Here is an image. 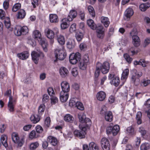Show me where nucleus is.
Masks as SVG:
<instances>
[{
    "label": "nucleus",
    "instance_id": "nucleus-40",
    "mask_svg": "<svg viewBox=\"0 0 150 150\" xmlns=\"http://www.w3.org/2000/svg\"><path fill=\"white\" fill-rule=\"evenodd\" d=\"M150 84V80L144 79L141 82V86L144 87H146Z\"/></svg>",
    "mask_w": 150,
    "mask_h": 150
},
{
    "label": "nucleus",
    "instance_id": "nucleus-30",
    "mask_svg": "<svg viewBox=\"0 0 150 150\" xmlns=\"http://www.w3.org/2000/svg\"><path fill=\"white\" fill-rule=\"evenodd\" d=\"M101 66L100 63L98 62L96 64V71L95 72V78H97L99 75L101 70L100 69V67Z\"/></svg>",
    "mask_w": 150,
    "mask_h": 150
},
{
    "label": "nucleus",
    "instance_id": "nucleus-46",
    "mask_svg": "<svg viewBox=\"0 0 150 150\" xmlns=\"http://www.w3.org/2000/svg\"><path fill=\"white\" fill-rule=\"evenodd\" d=\"M83 34L81 32H77L76 33L75 36L78 41H81L83 37Z\"/></svg>",
    "mask_w": 150,
    "mask_h": 150
},
{
    "label": "nucleus",
    "instance_id": "nucleus-54",
    "mask_svg": "<svg viewBox=\"0 0 150 150\" xmlns=\"http://www.w3.org/2000/svg\"><path fill=\"white\" fill-rule=\"evenodd\" d=\"M88 9L90 14L92 17H94L95 16V13L93 7L91 6H89Z\"/></svg>",
    "mask_w": 150,
    "mask_h": 150
},
{
    "label": "nucleus",
    "instance_id": "nucleus-22",
    "mask_svg": "<svg viewBox=\"0 0 150 150\" xmlns=\"http://www.w3.org/2000/svg\"><path fill=\"white\" fill-rule=\"evenodd\" d=\"M7 137L5 134L2 135L1 137V142L3 145L5 147H7L8 146V144L7 142Z\"/></svg>",
    "mask_w": 150,
    "mask_h": 150
},
{
    "label": "nucleus",
    "instance_id": "nucleus-34",
    "mask_svg": "<svg viewBox=\"0 0 150 150\" xmlns=\"http://www.w3.org/2000/svg\"><path fill=\"white\" fill-rule=\"evenodd\" d=\"M33 36L35 39L38 40L41 38V35L39 30H35L33 33Z\"/></svg>",
    "mask_w": 150,
    "mask_h": 150
},
{
    "label": "nucleus",
    "instance_id": "nucleus-44",
    "mask_svg": "<svg viewBox=\"0 0 150 150\" xmlns=\"http://www.w3.org/2000/svg\"><path fill=\"white\" fill-rule=\"evenodd\" d=\"M142 113L140 112H138L136 115V119L137 120V123L138 125L142 123Z\"/></svg>",
    "mask_w": 150,
    "mask_h": 150
},
{
    "label": "nucleus",
    "instance_id": "nucleus-52",
    "mask_svg": "<svg viewBox=\"0 0 150 150\" xmlns=\"http://www.w3.org/2000/svg\"><path fill=\"white\" fill-rule=\"evenodd\" d=\"M12 138L13 141L14 143H16L18 142L19 141V138L18 135L15 133H13L12 134Z\"/></svg>",
    "mask_w": 150,
    "mask_h": 150
},
{
    "label": "nucleus",
    "instance_id": "nucleus-5",
    "mask_svg": "<svg viewBox=\"0 0 150 150\" xmlns=\"http://www.w3.org/2000/svg\"><path fill=\"white\" fill-rule=\"evenodd\" d=\"M100 114L104 115L105 120L108 122H111L113 119V117L112 112L107 111L105 107L102 108L100 110Z\"/></svg>",
    "mask_w": 150,
    "mask_h": 150
},
{
    "label": "nucleus",
    "instance_id": "nucleus-61",
    "mask_svg": "<svg viewBox=\"0 0 150 150\" xmlns=\"http://www.w3.org/2000/svg\"><path fill=\"white\" fill-rule=\"evenodd\" d=\"M51 103L54 104L58 101V98L55 96H53L51 98Z\"/></svg>",
    "mask_w": 150,
    "mask_h": 150
},
{
    "label": "nucleus",
    "instance_id": "nucleus-21",
    "mask_svg": "<svg viewBox=\"0 0 150 150\" xmlns=\"http://www.w3.org/2000/svg\"><path fill=\"white\" fill-rule=\"evenodd\" d=\"M59 71L60 75L62 77H64L67 76L69 73L67 69L64 67H61L59 69Z\"/></svg>",
    "mask_w": 150,
    "mask_h": 150
},
{
    "label": "nucleus",
    "instance_id": "nucleus-63",
    "mask_svg": "<svg viewBox=\"0 0 150 150\" xmlns=\"http://www.w3.org/2000/svg\"><path fill=\"white\" fill-rule=\"evenodd\" d=\"M36 130L37 133H40L42 132L43 129L42 127L38 125L36 127Z\"/></svg>",
    "mask_w": 150,
    "mask_h": 150
},
{
    "label": "nucleus",
    "instance_id": "nucleus-60",
    "mask_svg": "<svg viewBox=\"0 0 150 150\" xmlns=\"http://www.w3.org/2000/svg\"><path fill=\"white\" fill-rule=\"evenodd\" d=\"M47 91L49 95L50 96H52L54 94V91L53 88L52 87L48 88Z\"/></svg>",
    "mask_w": 150,
    "mask_h": 150
},
{
    "label": "nucleus",
    "instance_id": "nucleus-56",
    "mask_svg": "<svg viewBox=\"0 0 150 150\" xmlns=\"http://www.w3.org/2000/svg\"><path fill=\"white\" fill-rule=\"evenodd\" d=\"M76 107L78 109L81 110H83L84 109L83 104L79 101L77 102Z\"/></svg>",
    "mask_w": 150,
    "mask_h": 150
},
{
    "label": "nucleus",
    "instance_id": "nucleus-41",
    "mask_svg": "<svg viewBox=\"0 0 150 150\" xmlns=\"http://www.w3.org/2000/svg\"><path fill=\"white\" fill-rule=\"evenodd\" d=\"M150 148V146L148 143H145L142 144L140 146V150H147Z\"/></svg>",
    "mask_w": 150,
    "mask_h": 150
},
{
    "label": "nucleus",
    "instance_id": "nucleus-59",
    "mask_svg": "<svg viewBox=\"0 0 150 150\" xmlns=\"http://www.w3.org/2000/svg\"><path fill=\"white\" fill-rule=\"evenodd\" d=\"M71 73L73 76L76 77L78 74L79 71L77 68H74L72 69Z\"/></svg>",
    "mask_w": 150,
    "mask_h": 150
},
{
    "label": "nucleus",
    "instance_id": "nucleus-16",
    "mask_svg": "<svg viewBox=\"0 0 150 150\" xmlns=\"http://www.w3.org/2000/svg\"><path fill=\"white\" fill-rule=\"evenodd\" d=\"M134 12L132 8H127L125 11L124 13L125 19L127 21L129 19L131 16L133 15Z\"/></svg>",
    "mask_w": 150,
    "mask_h": 150
},
{
    "label": "nucleus",
    "instance_id": "nucleus-37",
    "mask_svg": "<svg viewBox=\"0 0 150 150\" xmlns=\"http://www.w3.org/2000/svg\"><path fill=\"white\" fill-rule=\"evenodd\" d=\"M140 80L139 78H137L134 76H132L131 79V82L136 86L139 85Z\"/></svg>",
    "mask_w": 150,
    "mask_h": 150
},
{
    "label": "nucleus",
    "instance_id": "nucleus-17",
    "mask_svg": "<svg viewBox=\"0 0 150 150\" xmlns=\"http://www.w3.org/2000/svg\"><path fill=\"white\" fill-rule=\"evenodd\" d=\"M77 16L76 11L74 10L71 11L67 17V20L69 21H72L73 19L75 18Z\"/></svg>",
    "mask_w": 150,
    "mask_h": 150
},
{
    "label": "nucleus",
    "instance_id": "nucleus-3",
    "mask_svg": "<svg viewBox=\"0 0 150 150\" xmlns=\"http://www.w3.org/2000/svg\"><path fill=\"white\" fill-rule=\"evenodd\" d=\"M31 55L32 59L35 64L38 63L39 58H42L44 56V54L40 50L38 52H32Z\"/></svg>",
    "mask_w": 150,
    "mask_h": 150
},
{
    "label": "nucleus",
    "instance_id": "nucleus-43",
    "mask_svg": "<svg viewBox=\"0 0 150 150\" xmlns=\"http://www.w3.org/2000/svg\"><path fill=\"white\" fill-rule=\"evenodd\" d=\"M77 102H78L77 99L75 98H71L69 101V105L71 107H76L77 104Z\"/></svg>",
    "mask_w": 150,
    "mask_h": 150
},
{
    "label": "nucleus",
    "instance_id": "nucleus-6",
    "mask_svg": "<svg viewBox=\"0 0 150 150\" xmlns=\"http://www.w3.org/2000/svg\"><path fill=\"white\" fill-rule=\"evenodd\" d=\"M81 59V54L78 52L75 54H71L69 57V60L70 63L72 64H75L78 62L80 61Z\"/></svg>",
    "mask_w": 150,
    "mask_h": 150
},
{
    "label": "nucleus",
    "instance_id": "nucleus-35",
    "mask_svg": "<svg viewBox=\"0 0 150 150\" xmlns=\"http://www.w3.org/2000/svg\"><path fill=\"white\" fill-rule=\"evenodd\" d=\"M129 73V70L128 69H125L123 72L122 75L121 79L125 81L127 78Z\"/></svg>",
    "mask_w": 150,
    "mask_h": 150
},
{
    "label": "nucleus",
    "instance_id": "nucleus-27",
    "mask_svg": "<svg viewBox=\"0 0 150 150\" xmlns=\"http://www.w3.org/2000/svg\"><path fill=\"white\" fill-rule=\"evenodd\" d=\"M9 96V101L8 104V107L9 110L10 112H13L14 111V105L13 103V98L10 96Z\"/></svg>",
    "mask_w": 150,
    "mask_h": 150
},
{
    "label": "nucleus",
    "instance_id": "nucleus-11",
    "mask_svg": "<svg viewBox=\"0 0 150 150\" xmlns=\"http://www.w3.org/2000/svg\"><path fill=\"white\" fill-rule=\"evenodd\" d=\"M134 30H132V31L130 33V35L132 36V39L133 40V44L136 47H138L140 44V40L139 38L137 35H134Z\"/></svg>",
    "mask_w": 150,
    "mask_h": 150
},
{
    "label": "nucleus",
    "instance_id": "nucleus-51",
    "mask_svg": "<svg viewBox=\"0 0 150 150\" xmlns=\"http://www.w3.org/2000/svg\"><path fill=\"white\" fill-rule=\"evenodd\" d=\"M21 5L20 3H16L13 6L12 11L13 12H16L21 8Z\"/></svg>",
    "mask_w": 150,
    "mask_h": 150
},
{
    "label": "nucleus",
    "instance_id": "nucleus-13",
    "mask_svg": "<svg viewBox=\"0 0 150 150\" xmlns=\"http://www.w3.org/2000/svg\"><path fill=\"white\" fill-rule=\"evenodd\" d=\"M101 145L103 150H110V144L108 139L105 138L101 140Z\"/></svg>",
    "mask_w": 150,
    "mask_h": 150
},
{
    "label": "nucleus",
    "instance_id": "nucleus-33",
    "mask_svg": "<svg viewBox=\"0 0 150 150\" xmlns=\"http://www.w3.org/2000/svg\"><path fill=\"white\" fill-rule=\"evenodd\" d=\"M50 20L52 23H56L58 21V17L55 14H50Z\"/></svg>",
    "mask_w": 150,
    "mask_h": 150
},
{
    "label": "nucleus",
    "instance_id": "nucleus-58",
    "mask_svg": "<svg viewBox=\"0 0 150 150\" xmlns=\"http://www.w3.org/2000/svg\"><path fill=\"white\" fill-rule=\"evenodd\" d=\"M64 20H65V19H63L62 20V22L61 24V28L64 29L67 28L69 26L67 22L64 21Z\"/></svg>",
    "mask_w": 150,
    "mask_h": 150
},
{
    "label": "nucleus",
    "instance_id": "nucleus-57",
    "mask_svg": "<svg viewBox=\"0 0 150 150\" xmlns=\"http://www.w3.org/2000/svg\"><path fill=\"white\" fill-rule=\"evenodd\" d=\"M39 39L40 40V43L42 47H45L46 45H47V43L45 38H41Z\"/></svg>",
    "mask_w": 150,
    "mask_h": 150
},
{
    "label": "nucleus",
    "instance_id": "nucleus-14",
    "mask_svg": "<svg viewBox=\"0 0 150 150\" xmlns=\"http://www.w3.org/2000/svg\"><path fill=\"white\" fill-rule=\"evenodd\" d=\"M56 27L54 28L53 30H52L50 29H48L45 30V35L48 38L50 39H52L54 38L55 36V32L54 29Z\"/></svg>",
    "mask_w": 150,
    "mask_h": 150
},
{
    "label": "nucleus",
    "instance_id": "nucleus-18",
    "mask_svg": "<svg viewBox=\"0 0 150 150\" xmlns=\"http://www.w3.org/2000/svg\"><path fill=\"white\" fill-rule=\"evenodd\" d=\"M47 140L48 143L54 146H56L57 143V139L52 136H48L47 137Z\"/></svg>",
    "mask_w": 150,
    "mask_h": 150
},
{
    "label": "nucleus",
    "instance_id": "nucleus-64",
    "mask_svg": "<svg viewBox=\"0 0 150 150\" xmlns=\"http://www.w3.org/2000/svg\"><path fill=\"white\" fill-rule=\"evenodd\" d=\"M150 43V38H147L145 39L144 42L143 46L144 47H146Z\"/></svg>",
    "mask_w": 150,
    "mask_h": 150
},
{
    "label": "nucleus",
    "instance_id": "nucleus-7",
    "mask_svg": "<svg viewBox=\"0 0 150 150\" xmlns=\"http://www.w3.org/2000/svg\"><path fill=\"white\" fill-rule=\"evenodd\" d=\"M89 64V58L88 54H85L83 57V60L81 61L79 64V67L82 70H85L87 66Z\"/></svg>",
    "mask_w": 150,
    "mask_h": 150
},
{
    "label": "nucleus",
    "instance_id": "nucleus-19",
    "mask_svg": "<svg viewBox=\"0 0 150 150\" xmlns=\"http://www.w3.org/2000/svg\"><path fill=\"white\" fill-rule=\"evenodd\" d=\"M69 97L68 93L61 92L60 94V100L62 102H65L67 100Z\"/></svg>",
    "mask_w": 150,
    "mask_h": 150
},
{
    "label": "nucleus",
    "instance_id": "nucleus-1",
    "mask_svg": "<svg viewBox=\"0 0 150 150\" xmlns=\"http://www.w3.org/2000/svg\"><path fill=\"white\" fill-rule=\"evenodd\" d=\"M28 32V27L26 26L21 27L20 25H17L14 30L15 34L17 36H20L22 35L26 34Z\"/></svg>",
    "mask_w": 150,
    "mask_h": 150
},
{
    "label": "nucleus",
    "instance_id": "nucleus-38",
    "mask_svg": "<svg viewBox=\"0 0 150 150\" xmlns=\"http://www.w3.org/2000/svg\"><path fill=\"white\" fill-rule=\"evenodd\" d=\"M4 24L5 27L8 29H9V30L12 31L13 30L12 28H11V23L9 18H7L6 20L4 21Z\"/></svg>",
    "mask_w": 150,
    "mask_h": 150
},
{
    "label": "nucleus",
    "instance_id": "nucleus-48",
    "mask_svg": "<svg viewBox=\"0 0 150 150\" xmlns=\"http://www.w3.org/2000/svg\"><path fill=\"white\" fill-rule=\"evenodd\" d=\"M138 131L139 133H140L141 136L142 137H144L146 134L147 132L146 131L145 129V128L142 127H139Z\"/></svg>",
    "mask_w": 150,
    "mask_h": 150
},
{
    "label": "nucleus",
    "instance_id": "nucleus-36",
    "mask_svg": "<svg viewBox=\"0 0 150 150\" xmlns=\"http://www.w3.org/2000/svg\"><path fill=\"white\" fill-rule=\"evenodd\" d=\"M75 45V43L74 40H70L67 43V47L70 49L74 48Z\"/></svg>",
    "mask_w": 150,
    "mask_h": 150
},
{
    "label": "nucleus",
    "instance_id": "nucleus-12",
    "mask_svg": "<svg viewBox=\"0 0 150 150\" xmlns=\"http://www.w3.org/2000/svg\"><path fill=\"white\" fill-rule=\"evenodd\" d=\"M101 66L100 69L102 73L104 74H106L109 71L110 69V65L109 63L107 62H104L102 64L100 63Z\"/></svg>",
    "mask_w": 150,
    "mask_h": 150
},
{
    "label": "nucleus",
    "instance_id": "nucleus-49",
    "mask_svg": "<svg viewBox=\"0 0 150 150\" xmlns=\"http://www.w3.org/2000/svg\"><path fill=\"white\" fill-rule=\"evenodd\" d=\"M50 117H47L44 122V126L46 128H48L50 125Z\"/></svg>",
    "mask_w": 150,
    "mask_h": 150
},
{
    "label": "nucleus",
    "instance_id": "nucleus-31",
    "mask_svg": "<svg viewBox=\"0 0 150 150\" xmlns=\"http://www.w3.org/2000/svg\"><path fill=\"white\" fill-rule=\"evenodd\" d=\"M88 25L92 29L95 30L96 28V25L94 23V21L92 19H90L87 21Z\"/></svg>",
    "mask_w": 150,
    "mask_h": 150
},
{
    "label": "nucleus",
    "instance_id": "nucleus-25",
    "mask_svg": "<svg viewBox=\"0 0 150 150\" xmlns=\"http://www.w3.org/2000/svg\"><path fill=\"white\" fill-rule=\"evenodd\" d=\"M101 21L105 27L108 26L110 22L108 18L104 16H102L101 18Z\"/></svg>",
    "mask_w": 150,
    "mask_h": 150
},
{
    "label": "nucleus",
    "instance_id": "nucleus-28",
    "mask_svg": "<svg viewBox=\"0 0 150 150\" xmlns=\"http://www.w3.org/2000/svg\"><path fill=\"white\" fill-rule=\"evenodd\" d=\"M64 120L66 122L72 123L74 121V118L71 115L67 114L64 116Z\"/></svg>",
    "mask_w": 150,
    "mask_h": 150
},
{
    "label": "nucleus",
    "instance_id": "nucleus-50",
    "mask_svg": "<svg viewBox=\"0 0 150 150\" xmlns=\"http://www.w3.org/2000/svg\"><path fill=\"white\" fill-rule=\"evenodd\" d=\"M78 116L79 121L82 123H83L84 120L86 117L85 114L84 113H79L78 114Z\"/></svg>",
    "mask_w": 150,
    "mask_h": 150
},
{
    "label": "nucleus",
    "instance_id": "nucleus-8",
    "mask_svg": "<svg viewBox=\"0 0 150 150\" xmlns=\"http://www.w3.org/2000/svg\"><path fill=\"white\" fill-rule=\"evenodd\" d=\"M55 54L56 58L61 60L64 59L66 56V51L63 48L62 49H56Z\"/></svg>",
    "mask_w": 150,
    "mask_h": 150
},
{
    "label": "nucleus",
    "instance_id": "nucleus-39",
    "mask_svg": "<svg viewBox=\"0 0 150 150\" xmlns=\"http://www.w3.org/2000/svg\"><path fill=\"white\" fill-rule=\"evenodd\" d=\"M89 146L90 150H99L98 146L94 142L90 143Z\"/></svg>",
    "mask_w": 150,
    "mask_h": 150
},
{
    "label": "nucleus",
    "instance_id": "nucleus-32",
    "mask_svg": "<svg viewBox=\"0 0 150 150\" xmlns=\"http://www.w3.org/2000/svg\"><path fill=\"white\" fill-rule=\"evenodd\" d=\"M150 7V4L147 3L141 4L139 6L140 10L142 11H145Z\"/></svg>",
    "mask_w": 150,
    "mask_h": 150
},
{
    "label": "nucleus",
    "instance_id": "nucleus-53",
    "mask_svg": "<svg viewBox=\"0 0 150 150\" xmlns=\"http://www.w3.org/2000/svg\"><path fill=\"white\" fill-rule=\"evenodd\" d=\"M123 56L127 62L129 64L131 63L133 59L132 58L130 57L128 54L127 53L125 54Z\"/></svg>",
    "mask_w": 150,
    "mask_h": 150
},
{
    "label": "nucleus",
    "instance_id": "nucleus-24",
    "mask_svg": "<svg viewBox=\"0 0 150 150\" xmlns=\"http://www.w3.org/2000/svg\"><path fill=\"white\" fill-rule=\"evenodd\" d=\"M29 55V53L27 52H25L18 54L17 55L18 58L22 60H25L27 59Z\"/></svg>",
    "mask_w": 150,
    "mask_h": 150
},
{
    "label": "nucleus",
    "instance_id": "nucleus-4",
    "mask_svg": "<svg viewBox=\"0 0 150 150\" xmlns=\"http://www.w3.org/2000/svg\"><path fill=\"white\" fill-rule=\"evenodd\" d=\"M120 129V127L117 125H115L113 127L110 125L106 128V132L108 135L112 133L113 136H115L118 133Z\"/></svg>",
    "mask_w": 150,
    "mask_h": 150
},
{
    "label": "nucleus",
    "instance_id": "nucleus-2",
    "mask_svg": "<svg viewBox=\"0 0 150 150\" xmlns=\"http://www.w3.org/2000/svg\"><path fill=\"white\" fill-rule=\"evenodd\" d=\"M79 127L80 130H75L74 132V135L79 137L80 139L84 138L86 133V128L84 126H82L81 124L79 125Z\"/></svg>",
    "mask_w": 150,
    "mask_h": 150
},
{
    "label": "nucleus",
    "instance_id": "nucleus-55",
    "mask_svg": "<svg viewBox=\"0 0 150 150\" xmlns=\"http://www.w3.org/2000/svg\"><path fill=\"white\" fill-rule=\"evenodd\" d=\"M39 146V143L38 142L32 143L30 145V149L31 150H34L37 148Z\"/></svg>",
    "mask_w": 150,
    "mask_h": 150
},
{
    "label": "nucleus",
    "instance_id": "nucleus-29",
    "mask_svg": "<svg viewBox=\"0 0 150 150\" xmlns=\"http://www.w3.org/2000/svg\"><path fill=\"white\" fill-rule=\"evenodd\" d=\"M120 82V80L119 77L116 76L112 79L110 82V83L112 85H114L115 86H117L119 84Z\"/></svg>",
    "mask_w": 150,
    "mask_h": 150
},
{
    "label": "nucleus",
    "instance_id": "nucleus-15",
    "mask_svg": "<svg viewBox=\"0 0 150 150\" xmlns=\"http://www.w3.org/2000/svg\"><path fill=\"white\" fill-rule=\"evenodd\" d=\"M61 86L62 91L61 92H64L68 93L70 90V86L69 83L65 81L62 82L61 83Z\"/></svg>",
    "mask_w": 150,
    "mask_h": 150
},
{
    "label": "nucleus",
    "instance_id": "nucleus-45",
    "mask_svg": "<svg viewBox=\"0 0 150 150\" xmlns=\"http://www.w3.org/2000/svg\"><path fill=\"white\" fill-rule=\"evenodd\" d=\"M134 64L135 65H142L143 67H145L146 66L145 61L144 59H141L138 62L135 61L134 62Z\"/></svg>",
    "mask_w": 150,
    "mask_h": 150
},
{
    "label": "nucleus",
    "instance_id": "nucleus-23",
    "mask_svg": "<svg viewBox=\"0 0 150 150\" xmlns=\"http://www.w3.org/2000/svg\"><path fill=\"white\" fill-rule=\"evenodd\" d=\"M26 13L25 11L23 9L19 10L16 15L17 19H22L25 16Z\"/></svg>",
    "mask_w": 150,
    "mask_h": 150
},
{
    "label": "nucleus",
    "instance_id": "nucleus-20",
    "mask_svg": "<svg viewBox=\"0 0 150 150\" xmlns=\"http://www.w3.org/2000/svg\"><path fill=\"white\" fill-rule=\"evenodd\" d=\"M106 93L103 91H100L98 92L97 94V98L98 100L102 101L105 98Z\"/></svg>",
    "mask_w": 150,
    "mask_h": 150
},
{
    "label": "nucleus",
    "instance_id": "nucleus-10",
    "mask_svg": "<svg viewBox=\"0 0 150 150\" xmlns=\"http://www.w3.org/2000/svg\"><path fill=\"white\" fill-rule=\"evenodd\" d=\"M96 33L97 37L100 39H103L104 37L105 30L103 27L101 25H99L96 27Z\"/></svg>",
    "mask_w": 150,
    "mask_h": 150
},
{
    "label": "nucleus",
    "instance_id": "nucleus-62",
    "mask_svg": "<svg viewBox=\"0 0 150 150\" xmlns=\"http://www.w3.org/2000/svg\"><path fill=\"white\" fill-rule=\"evenodd\" d=\"M6 16L5 11L2 9H0V18L1 19H4Z\"/></svg>",
    "mask_w": 150,
    "mask_h": 150
},
{
    "label": "nucleus",
    "instance_id": "nucleus-26",
    "mask_svg": "<svg viewBox=\"0 0 150 150\" xmlns=\"http://www.w3.org/2000/svg\"><path fill=\"white\" fill-rule=\"evenodd\" d=\"M38 115H31L30 117L31 121L34 123H36L38 122L40 120V116Z\"/></svg>",
    "mask_w": 150,
    "mask_h": 150
},
{
    "label": "nucleus",
    "instance_id": "nucleus-47",
    "mask_svg": "<svg viewBox=\"0 0 150 150\" xmlns=\"http://www.w3.org/2000/svg\"><path fill=\"white\" fill-rule=\"evenodd\" d=\"M127 133L130 135H134V129L133 127L132 126L128 127L126 129Z\"/></svg>",
    "mask_w": 150,
    "mask_h": 150
},
{
    "label": "nucleus",
    "instance_id": "nucleus-42",
    "mask_svg": "<svg viewBox=\"0 0 150 150\" xmlns=\"http://www.w3.org/2000/svg\"><path fill=\"white\" fill-rule=\"evenodd\" d=\"M45 106L44 104H41L38 108V114L39 115H42L45 110Z\"/></svg>",
    "mask_w": 150,
    "mask_h": 150
},
{
    "label": "nucleus",
    "instance_id": "nucleus-9",
    "mask_svg": "<svg viewBox=\"0 0 150 150\" xmlns=\"http://www.w3.org/2000/svg\"><path fill=\"white\" fill-rule=\"evenodd\" d=\"M55 32V38L59 43L61 45L65 44V39L64 36L61 34H59V31L58 28H55L54 29Z\"/></svg>",
    "mask_w": 150,
    "mask_h": 150
}]
</instances>
